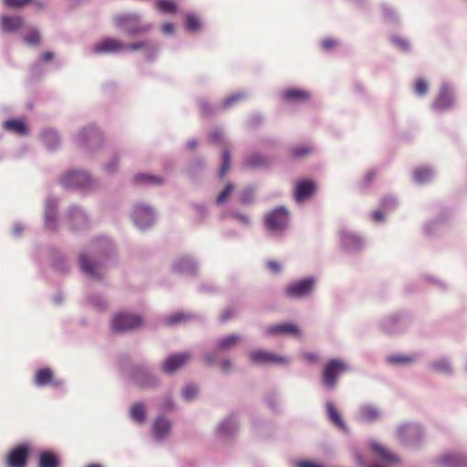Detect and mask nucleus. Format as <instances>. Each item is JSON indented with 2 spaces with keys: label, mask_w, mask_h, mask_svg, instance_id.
<instances>
[{
  "label": "nucleus",
  "mask_w": 467,
  "mask_h": 467,
  "mask_svg": "<svg viewBox=\"0 0 467 467\" xmlns=\"http://www.w3.org/2000/svg\"><path fill=\"white\" fill-rule=\"evenodd\" d=\"M296 467H321V466L318 464L313 463L311 462L303 461V462H298L296 463Z\"/></svg>",
  "instance_id": "nucleus-51"
},
{
  "label": "nucleus",
  "mask_w": 467,
  "mask_h": 467,
  "mask_svg": "<svg viewBox=\"0 0 467 467\" xmlns=\"http://www.w3.org/2000/svg\"><path fill=\"white\" fill-rule=\"evenodd\" d=\"M315 279H302L290 284L285 289V295L292 298H302L308 296L314 288Z\"/></svg>",
  "instance_id": "nucleus-6"
},
{
  "label": "nucleus",
  "mask_w": 467,
  "mask_h": 467,
  "mask_svg": "<svg viewBox=\"0 0 467 467\" xmlns=\"http://www.w3.org/2000/svg\"><path fill=\"white\" fill-rule=\"evenodd\" d=\"M388 360L392 364H408L410 363L413 358L406 355H392L388 358Z\"/></svg>",
  "instance_id": "nucleus-39"
},
{
  "label": "nucleus",
  "mask_w": 467,
  "mask_h": 467,
  "mask_svg": "<svg viewBox=\"0 0 467 467\" xmlns=\"http://www.w3.org/2000/svg\"><path fill=\"white\" fill-rule=\"evenodd\" d=\"M431 367L438 372H448L451 370V364L446 358H441L433 361Z\"/></svg>",
  "instance_id": "nucleus-35"
},
{
  "label": "nucleus",
  "mask_w": 467,
  "mask_h": 467,
  "mask_svg": "<svg viewBox=\"0 0 467 467\" xmlns=\"http://www.w3.org/2000/svg\"><path fill=\"white\" fill-rule=\"evenodd\" d=\"M328 385V387L332 388L334 386V382L335 381H332V380H329V381H326Z\"/></svg>",
  "instance_id": "nucleus-63"
},
{
  "label": "nucleus",
  "mask_w": 467,
  "mask_h": 467,
  "mask_svg": "<svg viewBox=\"0 0 467 467\" xmlns=\"http://www.w3.org/2000/svg\"><path fill=\"white\" fill-rule=\"evenodd\" d=\"M265 225L274 234L283 233L288 225V212L284 207L276 208L265 215Z\"/></svg>",
  "instance_id": "nucleus-4"
},
{
  "label": "nucleus",
  "mask_w": 467,
  "mask_h": 467,
  "mask_svg": "<svg viewBox=\"0 0 467 467\" xmlns=\"http://www.w3.org/2000/svg\"><path fill=\"white\" fill-rule=\"evenodd\" d=\"M133 219L136 225L143 229L153 223L154 216L150 207L138 204L134 208Z\"/></svg>",
  "instance_id": "nucleus-11"
},
{
  "label": "nucleus",
  "mask_w": 467,
  "mask_h": 467,
  "mask_svg": "<svg viewBox=\"0 0 467 467\" xmlns=\"http://www.w3.org/2000/svg\"><path fill=\"white\" fill-rule=\"evenodd\" d=\"M234 184L228 183L225 188L220 192V194L217 196L216 202L217 203H223L228 201L230 195L232 194L234 191Z\"/></svg>",
  "instance_id": "nucleus-37"
},
{
  "label": "nucleus",
  "mask_w": 467,
  "mask_h": 467,
  "mask_svg": "<svg viewBox=\"0 0 467 467\" xmlns=\"http://www.w3.org/2000/svg\"><path fill=\"white\" fill-rule=\"evenodd\" d=\"M337 46V41L333 38L324 39L322 42V47L325 50H330Z\"/></svg>",
  "instance_id": "nucleus-48"
},
{
  "label": "nucleus",
  "mask_w": 467,
  "mask_h": 467,
  "mask_svg": "<svg viewBox=\"0 0 467 467\" xmlns=\"http://www.w3.org/2000/svg\"><path fill=\"white\" fill-rule=\"evenodd\" d=\"M183 395L187 400H191L197 395V389L192 386L187 387L183 392Z\"/></svg>",
  "instance_id": "nucleus-47"
},
{
  "label": "nucleus",
  "mask_w": 467,
  "mask_h": 467,
  "mask_svg": "<svg viewBox=\"0 0 467 467\" xmlns=\"http://www.w3.org/2000/svg\"><path fill=\"white\" fill-rule=\"evenodd\" d=\"M142 322V317L139 315L118 313L112 318L111 327L114 331L127 332L140 327Z\"/></svg>",
  "instance_id": "nucleus-5"
},
{
  "label": "nucleus",
  "mask_w": 467,
  "mask_h": 467,
  "mask_svg": "<svg viewBox=\"0 0 467 467\" xmlns=\"http://www.w3.org/2000/svg\"><path fill=\"white\" fill-rule=\"evenodd\" d=\"M220 137L221 135L218 132H214L213 134L211 135V140L213 142H216L220 139Z\"/></svg>",
  "instance_id": "nucleus-59"
},
{
  "label": "nucleus",
  "mask_w": 467,
  "mask_h": 467,
  "mask_svg": "<svg viewBox=\"0 0 467 467\" xmlns=\"http://www.w3.org/2000/svg\"><path fill=\"white\" fill-rule=\"evenodd\" d=\"M341 244L347 250L358 248L361 244V240L356 234L348 232L340 234Z\"/></svg>",
  "instance_id": "nucleus-19"
},
{
  "label": "nucleus",
  "mask_w": 467,
  "mask_h": 467,
  "mask_svg": "<svg viewBox=\"0 0 467 467\" xmlns=\"http://www.w3.org/2000/svg\"><path fill=\"white\" fill-rule=\"evenodd\" d=\"M372 217H373L374 221L379 222V221L383 220L384 214L381 211H376L373 213Z\"/></svg>",
  "instance_id": "nucleus-55"
},
{
  "label": "nucleus",
  "mask_w": 467,
  "mask_h": 467,
  "mask_svg": "<svg viewBox=\"0 0 467 467\" xmlns=\"http://www.w3.org/2000/svg\"><path fill=\"white\" fill-rule=\"evenodd\" d=\"M87 467H102V466H101V465H99V464H95V463H94V464H89V465H88Z\"/></svg>",
  "instance_id": "nucleus-64"
},
{
  "label": "nucleus",
  "mask_w": 467,
  "mask_h": 467,
  "mask_svg": "<svg viewBox=\"0 0 467 467\" xmlns=\"http://www.w3.org/2000/svg\"><path fill=\"white\" fill-rule=\"evenodd\" d=\"M252 200V192L250 191H246L243 193L241 202L244 203H248Z\"/></svg>",
  "instance_id": "nucleus-52"
},
{
  "label": "nucleus",
  "mask_w": 467,
  "mask_h": 467,
  "mask_svg": "<svg viewBox=\"0 0 467 467\" xmlns=\"http://www.w3.org/2000/svg\"><path fill=\"white\" fill-rule=\"evenodd\" d=\"M134 182L136 183H145L150 185H160L163 183L162 178L145 173H139L135 175Z\"/></svg>",
  "instance_id": "nucleus-25"
},
{
  "label": "nucleus",
  "mask_w": 467,
  "mask_h": 467,
  "mask_svg": "<svg viewBox=\"0 0 467 467\" xmlns=\"http://www.w3.org/2000/svg\"><path fill=\"white\" fill-rule=\"evenodd\" d=\"M146 48H150V42L147 40L125 44L118 38L106 37L93 47V52L95 54H118L135 52Z\"/></svg>",
  "instance_id": "nucleus-1"
},
{
  "label": "nucleus",
  "mask_w": 467,
  "mask_h": 467,
  "mask_svg": "<svg viewBox=\"0 0 467 467\" xmlns=\"http://www.w3.org/2000/svg\"><path fill=\"white\" fill-rule=\"evenodd\" d=\"M301 357L304 360L310 362V363H314L317 360V356L315 353H309V352L303 353Z\"/></svg>",
  "instance_id": "nucleus-49"
},
{
  "label": "nucleus",
  "mask_w": 467,
  "mask_h": 467,
  "mask_svg": "<svg viewBox=\"0 0 467 467\" xmlns=\"http://www.w3.org/2000/svg\"><path fill=\"white\" fill-rule=\"evenodd\" d=\"M432 177V172L429 168L420 167L417 168L413 171V178L415 182L419 183H424L429 182Z\"/></svg>",
  "instance_id": "nucleus-29"
},
{
  "label": "nucleus",
  "mask_w": 467,
  "mask_h": 467,
  "mask_svg": "<svg viewBox=\"0 0 467 467\" xmlns=\"http://www.w3.org/2000/svg\"><path fill=\"white\" fill-rule=\"evenodd\" d=\"M43 139L47 145L54 148L58 143V137L55 130H48L43 133Z\"/></svg>",
  "instance_id": "nucleus-33"
},
{
  "label": "nucleus",
  "mask_w": 467,
  "mask_h": 467,
  "mask_svg": "<svg viewBox=\"0 0 467 467\" xmlns=\"http://www.w3.org/2000/svg\"><path fill=\"white\" fill-rule=\"evenodd\" d=\"M161 29H162L163 33H165V34H171V33H172V32H173V30H174V26H173V25H172V24H171V23H166V24L162 25Z\"/></svg>",
  "instance_id": "nucleus-53"
},
{
  "label": "nucleus",
  "mask_w": 467,
  "mask_h": 467,
  "mask_svg": "<svg viewBox=\"0 0 467 467\" xmlns=\"http://www.w3.org/2000/svg\"><path fill=\"white\" fill-rule=\"evenodd\" d=\"M187 317H188L183 313H175L168 317L167 322L169 324H177L179 322L186 320Z\"/></svg>",
  "instance_id": "nucleus-43"
},
{
  "label": "nucleus",
  "mask_w": 467,
  "mask_h": 467,
  "mask_svg": "<svg viewBox=\"0 0 467 467\" xmlns=\"http://www.w3.org/2000/svg\"><path fill=\"white\" fill-rule=\"evenodd\" d=\"M207 362L212 364L213 363V358L211 355L206 356Z\"/></svg>",
  "instance_id": "nucleus-60"
},
{
  "label": "nucleus",
  "mask_w": 467,
  "mask_h": 467,
  "mask_svg": "<svg viewBox=\"0 0 467 467\" xmlns=\"http://www.w3.org/2000/svg\"><path fill=\"white\" fill-rule=\"evenodd\" d=\"M232 368V365H231V362L229 360H224L222 362L221 364V368L224 371H227L229 369H231Z\"/></svg>",
  "instance_id": "nucleus-56"
},
{
  "label": "nucleus",
  "mask_w": 467,
  "mask_h": 467,
  "mask_svg": "<svg viewBox=\"0 0 467 467\" xmlns=\"http://www.w3.org/2000/svg\"><path fill=\"white\" fill-rule=\"evenodd\" d=\"M157 8L164 13H174L176 10L175 4L171 0H157Z\"/></svg>",
  "instance_id": "nucleus-32"
},
{
  "label": "nucleus",
  "mask_w": 467,
  "mask_h": 467,
  "mask_svg": "<svg viewBox=\"0 0 467 467\" xmlns=\"http://www.w3.org/2000/svg\"><path fill=\"white\" fill-rule=\"evenodd\" d=\"M79 265L82 271L91 278H99V275L97 271V265L89 264L86 255L79 256Z\"/></svg>",
  "instance_id": "nucleus-24"
},
{
  "label": "nucleus",
  "mask_w": 467,
  "mask_h": 467,
  "mask_svg": "<svg viewBox=\"0 0 467 467\" xmlns=\"http://www.w3.org/2000/svg\"><path fill=\"white\" fill-rule=\"evenodd\" d=\"M171 428V424L168 420L159 417L153 422V435L157 440H161L169 433Z\"/></svg>",
  "instance_id": "nucleus-16"
},
{
  "label": "nucleus",
  "mask_w": 467,
  "mask_h": 467,
  "mask_svg": "<svg viewBox=\"0 0 467 467\" xmlns=\"http://www.w3.org/2000/svg\"><path fill=\"white\" fill-rule=\"evenodd\" d=\"M441 464L446 467H463L467 466V460L458 454H450L441 459Z\"/></svg>",
  "instance_id": "nucleus-21"
},
{
  "label": "nucleus",
  "mask_w": 467,
  "mask_h": 467,
  "mask_svg": "<svg viewBox=\"0 0 467 467\" xmlns=\"http://www.w3.org/2000/svg\"><path fill=\"white\" fill-rule=\"evenodd\" d=\"M24 40L30 46H36L40 43V34L36 29H31L25 36Z\"/></svg>",
  "instance_id": "nucleus-34"
},
{
  "label": "nucleus",
  "mask_w": 467,
  "mask_h": 467,
  "mask_svg": "<svg viewBox=\"0 0 467 467\" xmlns=\"http://www.w3.org/2000/svg\"><path fill=\"white\" fill-rule=\"evenodd\" d=\"M265 334L266 336L289 335L297 338L302 336L299 327L292 323H282L269 326L265 329Z\"/></svg>",
  "instance_id": "nucleus-9"
},
{
  "label": "nucleus",
  "mask_w": 467,
  "mask_h": 467,
  "mask_svg": "<svg viewBox=\"0 0 467 467\" xmlns=\"http://www.w3.org/2000/svg\"><path fill=\"white\" fill-rule=\"evenodd\" d=\"M313 152V148L308 145H300L293 147L290 150V155L294 159H302Z\"/></svg>",
  "instance_id": "nucleus-30"
},
{
  "label": "nucleus",
  "mask_w": 467,
  "mask_h": 467,
  "mask_svg": "<svg viewBox=\"0 0 467 467\" xmlns=\"http://www.w3.org/2000/svg\"><path fill=\"white\" fill-rule=\"evenodd\" d=\"M240 339L241 338L238 335H229L218 341L215 351L218 352L228 350L234 348L240 341Z\"/></svg>",
  "instance_id": "nucleus-22"
},
{
  "label": "nucleus",
  "mask_w": 467,
  "mask_h": 467,
  "mask_svg": "<svg viewBox=\"0 0 467 467\" xmlns=\"http://www.w3.org/2000/svg\"><path fill=\"white\" fill-rule=\"evenodd\" d=\"M38 383L39 386H44L47 383H51L52 381H44V380H41V381H36Z\"/></svg>",
  "instance_id": "nucleus-62"
},
{
  "label": "nucleus",
  "mask_w": 467,
  "mask_h": 467,
  "mask_svg": "<svg viewBox=\"0 0 467 467\" xmlns=\"http://www.w3.org/2000/svg\"><path fill=\"white\" fill-rule=\"evenodd\" d=\"M234 315L233 309H227L225 310L222 315V321L228 320L232 316Z\"/></svg>",
  "instance_id": "nucleus-54"
},
{
  "label": "nucleus",
  "mask_w": 467,
  "mask_h": 467,
  "mask_svg": "<svg viewBox=\"0 0 467 467\" xmlns=\"http://www.w3.org/2000/svg\"><path fill=\"white\" fill-rule=\"evenodd\" d=\"M267 268L273 273L278 274L281 271V265L275 260H269L266 263Z\"/></svg>",
  "instance_id": "nucleus-46"
},
{
  "label": "nucleus",
  "mask_w": 467,
  "mask_h": 467,
  "mask_svg": "<svg viewBox=\"0 0 467 467\" xmlns=\"http://www.w3.org/2000/svg\"><path fill=\"white\" fill-rule=\"evenodd\" d=\"M33 0H5L6 5L10 7H21L24 6L29 3H31Z\"/></svg>",
  "instance_id": "nucleus-45"
},
{
  "label": "nucleus",
  "mask_w": 467,
  "mask_h": 467,
  "mask_svg": "<svg viewBox=\"0 0 467 467\" xmlns=\"http://www.w3.org/2000/svg\"><path fill=\"white\" fill-rule=\"evenodd\" d=\"M130 418L141 424L145 421L146 410L145 407L141 403H136L130 408Z\"/></svg>",
  "instance_id": "nucleus-26"
},
{
  "label": "nucleus",
  "mask_w": 467,
  "mask_h": 467,
  "mask_svg": "<svg viewBox=\"0 0 467 467\" xmlns=\"http://www.w3.org/2000/svg\"><path fill=\"white\" fill-rule=\"evenodd\" d=\"M28 450L26 446L21 445L13 449L7 457L8 467H26Z\"/></svg>",
  "instance_id": "nucleus-13"
},
{
  "label": "nucleus",
  "mask_w": 467,
  "mask_h": 467,
  "mask_svg": "<svg viewBox=\"0 0 467 467\" xmlns=\"http://www.w3.org/2000/svg\"><path fill=\"white\" fill-rule=\"evenodd\" d=\"M24 20L20 16H2L1 26L5 32H15L22 27Z\"/></svg>",
  "instance_id": "nucleus-17"
},
{
  "label": "nucleus",
  "mask_w": 467,
  "mask_h": 467,
  "mask_svg": "<svg viewBox=\"0 0 467 467\" xmlns=\"http://www.w3.org/2000/svg\"><path fill=\"white\" fill-rule=\"evenodd\" d=\"M57 457L51 452H43L39 459V467H57Z\"/></svg>",
  "instance_id": "nucleus-31"
},
{
  "label": "nucleus",
  "mask_w": 467,
  "mask_h": 467,
  "mask_svg": "<svg viewBox=\"0 0 467 467\" xmlns=\"http://www.w3.org/2000/svg\"><path fill=\"white\" fill-rule=\"evenodd\" d=\"M116 166H117V164H115V165H114V167H111V165H108V166L106 167V169H107V171H113L115 170Z\"/></svg>",
  "instance_id": "nucleus-61"
},
{
  "label": "nucleus",
  "mask_w": 467,
  "mask_h": 467,
  "mask_svg": "<svg viewBox=\"0 0 467 467\" xmlns=\"http://www.w3.org/2000/svg\"><path fill=\"white\" fill-rule=\"evenodd\" d=\"M243 98H244V95H242V94H235V95L230 96L223 101V106L224 109H227V108L231 107L234 103L241 100Z\"/></svg>",
  "instance_id": "nucleus-44"
},
{
  "label": "nucleus",
  "mask_w": 467,
  "mask_h": 467,
  "mask_svg": "<svg viewBox=\"0 0 467 467\" xmlns=\"http://www.w3.org/2000/svg\"><path fill=\"white\" fill-rule=\"evenodd\" d=\"M191 358L192 355L188 352L171 355L164 360L162 369L167 373H172L186 365Z\"/></svg>",
  "instance_id": "nucleus-10"
},
{
  "label": "nucleus",
  "mask_w": 467,
  "mask_h": 467,
  "mask_svg": "<svg viewBox=\"0 0 467 467\" xmlns=\"http://www.w3.org/2000/svg\"><path fill=\"white\" fill-rule=\"evenodd\" d=\"M414 92L419 96H424L428 92V83L423 78H418L414 84Z\"/></svg>",
  "instance_id": "nucleus-38"
},
{
  "label": "nucleus",
  "mask_w": 467,
  "mask_h": 467,
  "mask_svg": "<svg viewBox=\"0 0 467 467\" xmlns=\"http://www.w3.org/2000/svg\"><path fill=\"white\" fill-rule=\"evenodd\" d=\"M186 27L189 31H196L200 27V22L197 16L189 15L186 18Z\"/></svg>",
  "instance_id": "nucleus-41"
},
{
  "label": "nucleus",
  "mask_w": 467,
  "mask_h": 467,
  "mask_svg": "<svg viewBox=\"0 0 467 467\" xmlns=\"http://www.w3.org/2000/svg\"><path fill=\"white\" fill-rule=\"evenodd\" d=\"M53 58V54L50 51H47L43 54V60L47 62Z\"/></svg>",
  "instance_id": "nucleus-57"
},
{
  "label": "nucleus",
  "mask_w": 467,
  "mask_h": 467,
  "mask_svg": "<svg viewBox=\"0 0 467 467\" xmlns=\"http://www.w3.org/2000/svg\"><path fill=\"white\" fill-rule=\"evenodd\" d=\"M452 104V96L448 88L443 87L435 100L433 101V109L437 110H444L449 109Z\"/></svg>",
  "instance_id": "nucleus-14"
},
{
  "label": "nucleus",
  "mask_w": 467,
  "mask_h": 467,
  "mask_svg": "<svg viewBox=\"0 0 467 467\" xmlns=\"http://www.w3.org/2000/svg\"><path fill=\"white\" fill-rule=\"evenodd\" d=\"M349 369L348 365L341 359L329 360L324 368V379H335Z\"/></svg>",
  "instance_id": "nucleus-12"
},
{
  "label": "nucleus",
  "mask_w": 467,
  "mask_h": 467,
  "mask_svg": "<svg viewBox=\"0 0 467 467\" xmlns=\"http://www.w3.org/2000/svg\"><path fill=\"white\" fill-rule=\"evenodd\" d=\"M371 450L379 458H380L384 462L391 463L399 462V459L396 455L392 454L379 443L372 442Z\"/></svg>",
  "instance_id": "nucleus-18"
},
{
  "label": "nucleus",
  "mask_w": 467,
  "mask_h": 467,
  "mask_svg": "<svg viewBox=\"0 0 467 467\" xmlns=\"http://www.w3.org/2000/svg\"><path fill=\"white\" fill-rule=\"evenodd\" d=\"M90 177L84 171H68L61 179V183L66 187H88L90 183Z\"/></svg>",
  "instance_id": "nucleus-8"
},
{
  "label": "nucleus",
  "mask_w": 467,
  "mask_h": 467,
  "mask_svg": "<svg viewBox=\"0 0 467 467\" xmlns=\"http://www.w3.org/2000/svg\"><path fill=\"white\" fill-rule=\"evenodd\" d=\"M196 146H197V142H196V140H193L188 141V143H187V148L190 149V150L195 149Z\"/></svg>",
  "instance_id": "nucleus-58"
},
{
  "label": "nucleus",
  "mask_w": 467,
  "mask_h": 467,
  "mask_svg": "<svg viewBox=\"0 0 467 467\" xmlns=\"http://www.w3.org/2000/svg\"><path fill=\"white\" fill-rule=\"evenodd\" d=\"M231 154L230 151L225 149L223 152V163L220 170V177L223 178L230 169Z\"/></svg>",
  "instance_id": "nucleus-36"
},
{
  "label": "nucleus",
  "mask_w": 467,
  "mask_h": 467,
  "mask_svg": "<svg viewBox=\"0 0 467 467\" xmlns=\"http://www.w3.org/2000/svg\"><path fill=\"white\" fill-rule=\"evenodd\" d=\"M282 98L285 101L304 102L310 99L308 91L300 88H288L282 93Z\"/></svg>",
  "instance_id": "nucleus-15"
},
{
  "label": "nucleus",
  "mask_w": 467,
  "mask_h": 467,
  "mask_svg": "<svg viewBox=\"0 0 467 467\" xmlns=\"http://www.w3.org/2000/svg\"><path fill=\"white\" fill-rule=\"evenodd\" d=\"M327 413L330 421L340 430H346V424L342 420L338 410L331 402H327L326 405Z\"/></svg>",
  "instance_id": "nucleus-20"
},
{
  "label": "nucleus",
  "mask_w": 467,
  "mask_h": 467,
  "mask_svg": "<svg viewBox=\"0 0 467 467\" xmlns=\"http://www.w3.org/2000/svg\"><path fill=\"white\" fill-rule=\"evenodd\" d=\"M234 217L235 219H237L239 222H241L242 223H244V224H249L250 223V219H249V217L246 214L234 213Z\"/></svg>",
  "instance_id": "nucleus-50"
},
{
  "label": "nucleus",
  "mask_w": 467,
  "mask_h": 467,
  "mask_svg": "<svg viewBox=\"0 0 467 467\" xmlns=\"http://www.w3.org/2000/svg\"><path fill=\"white\" fill-rule=\"evenodd\" d=\"M244 163L247 167L254 168L265 165V161L258 155H254L246 159Z\"/></svg>",
  "instance_id": "nucleus-40"
},
{
  "label": "nucleus",
  "mask_w": 467,
  "mask_h": 467,
  "mask_svg": "<svg viewBox=\"0 0 467 467\" xmlns=\"http://www.w3.org/2000/svg\"><path fill=\"white\" fill-rule=\"evenodd\" d=\"M248 357L254 365H285L289 362L287 357L265 349L253 350Z\"/></svg>",
  "instance_id": "nucleus-3"
},
{
  "label": "nucleus",
  "mask_w": 467,
  "mask_h": 467,
  "mask_svg": "<svg viewBox=\"0 0 467 467\" xmlns=\"http://www.w3.org/2000/svg\"><path fill=\"white\" fill-rule=\"evenodd\" d=\"M359 415L363 420L373 421L379 417V411L372 406L365 405L360 408Z\"/></svg>",
  "instance_id": "nucleus-28"
},
{
  "label": "nucleus",
  "mask_w": 467,
  "mask_h": 467,
  "mask_svg": "<svg viewBox=\"0 0 467 467\" xmlns=\"http://www.w3.org/2000/svg\"><path fill=\"white\" fill-rule=\"evenodd\" d=\"M4 127L6 130L13 131L16 134L23 135V134L26 133V127L23 120H19V119L7 120L4 123Z\"/></svg>",
  "instance_id": "nucleus-27"
},
{
  "label": "nucleus",
  "mask_w": 467,
  "mask_h": 467,
  "mask_svg": "<svg viewBox=\"0 0 467 467\" xmlns=\"http://www.w3.org/2000/svg\"><path fill=\"white\" fill-rule=\"evenodd\" d=\"M113 24L118 29L123 30L130 36L145 34L151 29V26L142 23L136 14L116 16L113 18Z\"/></svg>",
  "instance_id": "nucleus-2"
},
{
  "label": "nucleus",
  "mask_w": 467,
  "mask_h": 467,
  "mask_svg": "<svg viewBox=\"0 0 467 467\" xmlns=\"http://www.w3.org/2000/svg\"><path fill=\"white\" fill-rule=\"evenodd\" d=\"M53 377H54L53 371L48 368H45L39 369L36 372L35 379H40V380L52 379Z\"/></svg>",
  "instance_id": "nucleus-42"
},
{
  "label": "nucleus",
  "mask_w": 467,
  "mask_h": 467,
  "mask_svg": "<svg viewBox=\"0 0 467 467\" xmlns=\"http://www.w3.org/2000/svg\"><path fill=\"white\" fill-rule=\"evenodd\" d=\"M317 182L310 179H302L295 184L294 197L297 202L310 198L317 192Z\"/></svg>",
  "instance_id": "nucleus-7"
},
{
  "label": "nucleus",
  "mask_w": 467,
  "mask_h": 467,
  "mask_svg": "<svg viewBox=\"0 0 467 467\" xmlns=\"http://www.w3.org/2000/svg\"><path fill=\"white\" fill-rule=\"evenodd\" d=\"M100 138L99 131L93 126H88L82 130L78 136V140L79 143L83 144L88 140H97Z\"/></svg>",
  "instance_id": "nucleus-23"
}]
</instances>
